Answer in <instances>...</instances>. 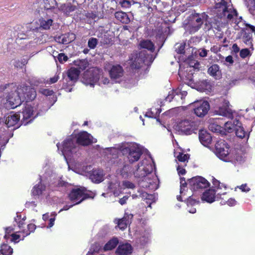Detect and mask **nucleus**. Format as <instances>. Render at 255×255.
<instances>
[{
	"mask_svg": "<svg viewBox=\"0 0 255 255\" xmlns=\"http://www.w3.org/2000/svg\"><path fill=\"white\" fill-rule=\"evenodd\" d=\"M214 2L215 5L212 10V14L220 19L222 22H232L235 20L234 29H241L238 38L253 50L252 32H255V27L242 21V17L237 18V11L233 8L231 0H214Z\"/></svg>",
	"mask_w": 255,
	"mask_h": 255,
	"instance_id": "f257e3e1",
	"label": "nucleus"
},
{
	"mask_svg": "<svg viewBox=\"0 0 255 255\" xmlns=\"http://www.w3.org/2000/svg\"><path fill=\"white\" fill-rule=\"evenodd\" d=\"M6 91L1 102L7 109H14L24 101H32L36 96L35 89L25 84L18 86L13 83L9 84Z\"/></svg>",
	"mask_w": 255,
	"mask_h": 255,
	"instance_id": "f03ea898",
	"label": "nucleus"
},
{
	"mask_svg": "<svg viewBox=\"0 0 255 255\" xmlns=\"http://www.w3.org/2000/svg\"><path fill=\"white\" fill-rule=\"evenodd\" d=\"M82 82L87 86L93 87L97 82L99 85L108 84L110 83V80L103 75L102 70L94 69L84 72Z\"/></svg>",
	"mask_w": 255,
	"mask_h": 255,
	"instance_id": "7ed1b4c3",
	"label": "nucleus"
},
{
	"mask_svg": "<svg viewBox=\"0 0 255 255\" xmlns=\"http://www.w3.org/2000/svg\"><path fill=\"white\" fill-rule=\"evenodd\" d=\"M200 63L197 60L192 59L179 65L178 75L183 80L189 81L188 85L192 84L193 70H199Z\"/></svg>",
	"mask_w": 255,
	"mask_h": 255,
	"instance_id": "20e7f679",
	"label": "nucleus"
},
{
	"mask_svg": "<svg viewBox=\"0 0 255 255\" xmlns=\"http://www.w3.org/2000/svg\"><path fill=\"white\" fill-rule=\"evenodd\" d=\"M155 57L152 54H145L141 51L138 53L131 54L129 64L132 69H138L142 67L143 65H150L153 61Z\"/></svg>",
	"mask_w": 255,
	"mask_h": 255,
	"instance_id": "39448f33",
	"label": "nucleus"
},
{
	"mask_svg": "<svg viewBox=\"0 0 255 255\" xmlns=\"http://www.w3.org/2000/svg\"><path fill=\"white\" fill-rule=\"evenodd\" d=\"M121 151L123 154H128L130 163L138 161L142 154L141 147L135 143L127 144V146L123 147Z\"/></svg>",
	"mask_w": 255,
	"mask_h": 255,
	"instance_id": "423d86ee",
	"label": "nucleus"
},
{
	"mask_svg": "<svg viewBox=\"0 0 255 255\" xmlns=\"http://www.w3.org/2000/svg\"><path fill=\"white\" fill-rule=\"evenodd\" d=\"M78 150L79 147L74 138V134H71L64 140L61 146V151L65 158L66 157H70Z\"/></svg>",
	"mask_w": 255,
	"mask_h": 255,
	"instance_id": "0eeeda50",
	"label": "nucleus"
},
{
	"mask_svg": "<svg viewBox=\"0 0 255 255\" xmlns=\"http://www.w3.org/2000/svg\"><path fill=\"white\" fill-rule=\"evenodd\" d=\"M33 8L40 13L43 9L46 10H53L57 13V3L55 0H40L38 2L34 3Z\"/></svg>",
	"mask_w": 255,
	"mask_h": 255,
	"instance_id": "6e6552de",
	"label": "nucleus"
},
{
	"mask_svg": "<svg viewBox=\"0 0 255 255\" xmlns=\"http://www.w3.org/2000/svg\"><path fill=\"white\" fill-rule=\"evenodd\" d=\"M86 189L84 187L73 189L69 195V198L74 205L80 204L84 200L90 198L88 194L85 193Z\"/></svg>",
	"mask_w": 255,
	"mask_h": 255,
	"instance_id": "1a4fd4ad",
	"label": "nucleus"
},
{
	"mask_svg": "<svg viewBox=\"0 0 255 255\" xmlns=\"http://www.w3.org/2000/svg\"><path fill=\"white\" fill-rule=\"evenodd\" d=\"M27 102V101H26ZM23 119L21 121L22 125L25 126L28 123L32 122L34 118L38 115L36 111L31 105L27 103L25 104L24 108L22 111Z\"/></svg>",
	"mask_w": 255,
	"mask_h": 255,
	"instance_id": "9d476101",
	"label": "nucleus"
},
{
	"mask_svg": "<svg viewBox=\"0 0 255 255\" xmlns=\"http://www.w3.org/2000/svg\"><path fill=\"white\" fill-rule=\"evenodd\" d=\"M191 190L195 191L200 189L206 188L209 186V183L201 176H196L188 180Z\"/></svg>",
	"mask_w": 255,
	"mask_h": 255,
	"instance_id": "9b49d317",
	"label": "nucleus"
},
{
	"mask_svg": "<svg viewBox=\"0 0 255 255\" xmlns=\"http://www.w3.org/2000/svg\"><path fill=\"white\" fill-rule=\"evenodd\" d=\"M189 85L187 84H183L180 86L178 89L175 91H172L169 92L168 95L166 97L165 101L166 102H170L172 99L177 100L179 98L182 100L185 97L187 94L186 90V88L188 87Z\"/></svg>",
	"mask_w": 255,
	"mask_h": 255,
	"instance_id": "f8f14e48",
	"label": "nucleus"
},
{
	"mask_svg": "<svg viewBox=\"0 0 255 255\" xmlns=\"http://www.w3.org/2000/svg\"><path fill=\"white\" fill-rule=\"evenodd\" d=\"M194 106L195 107L194 109V113L199 117L205 116L210 109L209 104L207 101L195 102H194Z\"/></svg>",
	"mask_w": 255,
	"mask_h": 255,
	"instance_id": "ddd939ff",
	"label": "nucleus"
},
{
	"mask_svg": "<svg viewBox=\"0 0 255 255\" xmlns=\"http://www.w3.org/2000/svg\"><path fill=\"white\" fill-rule=\"evenodd\" d=\"M75 141L79 146V145H88L93 142L92 136L86 131H82L78 134H74Z\"/></svg>",
	"mask_w": 255,
	"mask_h": 255,
	"instance_id": "4468645a",
	"label": "nucleus"
},
{
	"mask_svg": "<svg viewBox=\"0 0 255 255\" xmlns=\"http://www.w3.org/2000/svg\"><path fill=\"white\" fill-rule=\"evenodd\" d=\"M203 16L196 13L190 18L189 22V30L191 33L198 31L203 23Z\"/></svg>",
	"mask_w": 255,
	"mask_h": 255,
	"instance_id": "2eb2a0df",
	"label": "nucleus"
},
{
	"mask_svg": "<svg viewBox=\"0 0 255 255\" xmlns=\"http://www.w3.org/2000/svg\"><path fill=\"white\" fill-rule=\"evenodd\" d=\"M216 154L221 159L226 160L228 155L229 147L225 141L218 142L215 144Z\"/></svg>",
	"mask_w": 255,
	"mask_h": 255,
	"instance_id": "dca6fc26",
	"label": "nucleus"
},
{
	"mask_svg": "<svg viewBox=\"0 0 255 255\" xmlns=\"http://www.w3.org/2000/svg\"><path fill=\"white\" fill-rule=\"evenodd\" d=\"M214 124L216 125L215 128H223V125L225 127V128H243L242 124L237 119H232L226 122H223L222 120L219 119H216Z\"/></svg>",
	"mask_w": 255,
	"mask_h": 255,
	"instance_id": "f3484780",
	"label": "nucleus"
},
{
	"mask_svg": "<svg viewBox=\"0 0 255 255\" xmlns=\"http://www.w3.org/2000/svg\"><path fill=\"white\" fill-rule=\"evenodd\" d=\"M195 117L190 116L180 119L177 122V128H195L199 126Z\"/></svg>",
	"mask_w": 255,
	"mask_h": 255,
	"instance_id": "a211bd4d",
	"label": "nucleus"
},
{
	"mask_svg": "<svg viewBox=\"0 0 255 255\" xmlns=\"http://www.w3.org/2000/svg\"><path fill=\"white\" fill-rule=\"evenodd\" d=\"M229 102L224 99L220 105L217 110L215 111V113L217 115L223 116L224 117H231L232 116V110L229 107Z\"/></svg>",
	"mask_w": 255,
	"mask_h": 255,
	"instance_id": "6ab92c4d",
	"label": "nucleus"
},
{
	"mask_svg": "<svg viewBox=\"0 0 255 255\" xmlns=\"http://www.w3.org/2000/svg\"><path fill=\"white\" fill-rule=\"evenodd\" d=\"M123 74V69L122 67L119 65L113 66L110 71L111 78L115 82H120Z\"/></svg>",
	"mask_w": 255,
	"mask_h": 255,
	"instance_id": "aec40b11",
	"label": "nucleus"
},
{
	"mask_svg": "<svg viewBox=\"0 0 255 255\" xmlns=\"http://www.w3.org/2000/svg\"><path fill=\"white\" fill-rule=\"evenodd\" d=\"M108 189L113 193L115 196H118L121 192L120 183L117 177L112 179L109 183Z\"/></svg>",
	"mask_w": 255,
	"mask_h": 255,
	"instance_id": "412c9836",
	"label": "nucleus"
},
{
	"mask_svg": "<svg viewBox=\"0 0 255 255\" xmlns=\"http://www.w3.org/2000/svg\"><path fill=\"white\" fill-rule=\"evenodd\" d=\"M89 178L94 183H100L104 180V171L101 169H93L90 173Z\"/></svg>",
	"mask_w": 255,
	"mask_h": 255,
	"instance_id": "4be33fe9",
	"label": "nucleus"
},
{
	"mask_svg": "<svg viewBox=\"0 0 255 255\" xmlns=\"http://www.w3.org/2000/svg\"><path fill=\"white\" fill-rule=\"evenodd\" d=\"M199 139L203 145H206L211 142L212 136L206 128H201L199 130Z\"/></svg>",
	"mask_w": 255,
	"mask_h": 255,
	"instance_id": "5701e85b",
	"label": "nucleus"
},
{
	"mask_svg": "<svg viewBox=\"0 0 255 255\" xmlns=\"http://www.w3.org/2000/svg\"><path fill=\"white\" fill-rule=\"evenodd\" d=\"M20 116L18 114L10 113L5 117V124L8 128L15 126L19 122Z\"/></svg>",
	"mask_w": 255,
	"mask_h": 255,
	"instance_id": "b1692460",
	"label": "nucleus"
},
{
	"mask_svg": "<svg viewBox=\"0 0 255 255\" xmlns=\"http://www.w3.org/2000/svg\"><path fill=\"white\" fill-rule=\"evenodd\" d=\"M76 38V35L73 33H67L55 37V40L63 44H68L74 41Z\"/></svg>",
	"mask_w": 255,
	"mask_h": 255,
	"instance_id": "393cba45",
	"label": "nucleus"
},
{
	"mask_svg": "<svg viewBox=\"0 0 255 255\" xmlns=\"http://www.w3.org/2000/svg\"><path fill=\"white\" fill-rule=\"evenodd\" d=\"M208 74L215 79H220L222 78V74L220 66L216 64H212L210 66L207 71Z\"/></svg>",
	"mask_w": 255,
	"mask_h": 255,
	"instance_id": "a878e982",
	"label": "nucleus"
},
{
	"mask_svg": "<svg viewBox=\"0 0 255 255\" xmlns=\"http://www.w3.org/2000/svg\"><path fill=\"white\" fill-rule=\"evenodd\" d=\"M150 173V171L144 166L142 162H140L137 166V168L133 172V174L136 178H142Z\"/></svg>",
	"mask_w": 255,
	"mask_h": 255,
	"instance_id": "bb28decb",
	"label": "nucleus"
},
{
	"mask_svg": "<svg viewBox=\"0 0 255 255\" xmlns=\"http://www.w3.org/2000/svg\"><path fill=\"white\" fill-rule=\"evenodd\" d=\"M67 74L69 82H71L69 85H72L77 81L80 74V71L76 68H71L68 70Z\"/></svg>",
	"mask_w": 255,
	"mask_h": 255,
	"instance_id": "cd10ccee",
	"label": "nucleus"
},
{
	"mask_svg": "<svg viewBox=\"0 0 255 255\" xmlns=\"http://www.w3.org/2000/svg\"><path fill=\"white\" fill-rule=\"evenodd\" d=\"M132 247L128 243L120 245L116 250V254L119 255H128L131 253Z\"/></svg>",
	"mask_w": 255,
	"mask_h": 255,
	"instance_id": "c85d7f7f",
	"label": "nucleus"
},
{
	"mask_svg": "<svg viewBox=\"0 0 255 255\" xmlns=\"http://www.w3.org/2000/svg\"><path fill=\"white\" fill-rule=\"evenodd\" d=\"M76 9V6L72 5L70 3H64L61 4L57 8V12L62 11L64 14L69 15L71 12L74 11Z\"/></svg>",
	"mask_w": 255,
	"mask_h": 255,
	"instance_id": "c756f323",
	"label": "nucleus"
},
{
	"mask_svg": "<svg viewBox=\"0 0 255 255\" xmlns=\"http://www.w3.org/2000/svg\"><path fill=\"white\" fill-rule=\"evenodd\" d=\"M139 46L140 49H147L151 54L154 50V46L153 43L149 40H142L139 43Z\"/></svg>",
	"mask_w": 255,
	"mask_h": 255,
	"instance_id": "7c9ffc66",
	"label": "nucleus"
},
{
	"mask_svg": "<svg viewBox=\"0 0 255 255\" xmlns=\"http://www.w3.org/2000/svg\"><path fill=\"white\" fill-rule=\"evenodd\" d=\"M115 16L116 19L123 23L128 24L130 22V19L128 14L122 11L116 12Z\"/></svg>",
	"mask_w": 255,
	"mask_h": 255,
	"instance_id": "2f4dec72",
	"label": "nucleus"
},
{
	"mask_svg": "<svg viewBox=\"0 0 255 255\" xmlns=\"http://www.w3.org/2000/svg\"><path fill=\"white\" fill-rule=\"evenodd\" d=\"M215 191L214 189H209L203 193L202 199L211 203L215 201Z\"/></svg>",
	"mask_w": 255,
	"mask_h": 255,
	"instance_id": "473e14b6",
	"label": "nucleus"
},
{
	"mask_svg": "<svg viewBox=\"0 0 255 255\" xmlns=\"http://www.w3.org/2000/svg\"><path fill=\"white\" fill-rule=\"evenodd\" d=\"M236 135L240 138L248 139L252 128H236Z\"/></svg>",
	"mask_w": 255,
	"mask_h": 255,
	"instance_id": "72a5a7b5",
	"label": "nucleus"
},
{
	"mask_svg": "<svg viewBox=\"0 0 255 255\" xmlns=\"http://www.w3.org/2000/svg\"><path fill=\"white\" fill-rule=\"evenodd\" d=\"M198 128H173V132L180 135H190L192 133H196Z\"/></svg>",
	"mask_w": 255,
	"mask_h": 255,
	"instance_id": "f704fd0d",
	"label": "nucleus"
},
{
	"mask_svg": "<svg viewBox=\"0 0 255 255\" xmlns=\"http://www.w3.org/2000/svg\"><path fill=\"white\" fill-rule=\"evenodd\" d=\"M137 192L138 194H133L131 195L132 199H134L138 197H141L144 199L151 200L153 197L152 195L149 194L141 189L138 190Z\"/></svg>",
	"mask_w": 255,
	"mask_h": 255,
	"instance_id": "c9c22d12",
	"label": "nucleus"
},
{
	"mask_svg": "<svg viewBox=\"0 0 255 255\" xmlns=\"http://www.w3.org/2000/svg\"><path fill=\"white\" fill-rule=\"evenodd\" d=\"M39 22L40 24V28L43 29L47 30L49 29L52 25L53 23V20L51 18L44 19L42 18L39 19Z\"/></svg>",
	"mask_w": 255,
	"mask_h": 255,
	"instance_id": "e433bc0d",
	"label": "nucleus"
},
{
	"mask_svg": "<svg viewBox=\"0 0 255 255\" xmlns=\"http://www.w3.org/2000/svg\"><path fill=\"white\" fill-rule=\"evenodd\" d=\"M134 4H138L139 7L142 6V4L139 2H136L132 0L131 1L128 0H120L119 4L124 9L128 8L131 7V5Z\"/></svg>",
	"mask_w": 255,
	"mask_h": 255,
	"instance_id": "4c0bfd02",
	"label": "nucleus"
},
{
	"mask_svg": "<svg viewBox=\"0 0 255 255\" xmlns=\"http://www.w3.org/2000/svg\"><path fill=\"white\" fill-rule=\"evenodd\" d=\"M130 216H131V218L132 217V215H129L124 216V218L119 220L118 222V226L121 230L125 229L127 228L128 224L130 222L129 220Z\"/></svg>",
	"mask_w": 255,
	"mask_h": 255,
	"instance_id": "58836bf2",
	"label": "nucleus"
},
{
	"mask_svg": "<svg viewBox=\"0 0 255 255\" xmlns=\"http://www.w3.org/2000/svg\"><path fill=\"white\" fill-rule=\"evenodd\" d=\"M45 189V186L40 183L34 186L32 190V194L33 196H39L41 195Z\"/></svg>",
	"mask_w": 255,
	"mask_h": 255,
	"instance_id": "ea45409f",
	"label": "nucleus"
},
{
	"mask_svg": "<svg viewBox=\"0 0 255 255\" xmlns=\"http://www.w3.org/2000/svg\"><path fill=\"white\" fill-rule=\"evenodd\" d=\"M118 243L119 240L117 238H113L105 245L104 249L105 251L111 250L115 248Z\"/></svg>",
	"mask_w": 255,
	"mask_h": 255,
	"instance_id": "a19ab883",
	"label": "nucleus"
},
{
	"mask_svg": "<svg viewBox=\"0 0 255 255\" xmlns=\"http://www.w3.org/2000/svg\"><path fill=\"white\" fill-rule=\"evenodd\" d=\"M13 249L7 244H3L0 247V253L3 255H11Z\"/></svg>",
	"mask_w": 255,
	"mask_h": 255,
	"instance_id": "79ce46f5",
	"label": "nucleus"
},
{
	"mask_svg": "<svg viewBox=\"0 0 255 255\" xmlns=\"http://www.w3.org/2000/svg\"><path fill=\"white\" fill-rule=\"evenodd\" d=\"M155 111V113L151 110H148L145 114V116L150 118H156V116L159 115L161 112V110L159 109H154Z\"/></svg>",
	"mask_w": 255,
	"mask_h": 255,
	"instance_id": "37998d69",
	"label": "nucleus"
},
{
	"mask_svg": "<svg viewBox=\"0 0 255 255\" xmlns=\"http://www.w3.org/2000/svg\"><path fill=\"white\" fill-rule=\"evenodd\" d=\"M97 36L99 38H101L100 42L102 44H108L111 42V38H109L108 34L106 33Z\"/></svg>",
	"mask_w": 255,
	"mask_h": 255,
	"instance_id": "c03bdc74",
	"label": "nucleus"
},
{
	"mask_svg": "<svg viewBox=\"0 0 255 255\" xmlns=\"http://www.w3.org/2000/svg\"><path fill=\"white\" fill-rule=\"evenodd\" d=\"M250 48L242 49L240 52V55L242 58H245L247 57L250 56L252 55V51Z\"/></svg>",
	"mask_w": 255,
	"mask_h": 255,
	"instance_id": "a18cd8bd",
	"label": "nucleus"
},
{
	"mask_svg": "<svg viewBox=\"0 0 255 255\" xmlns=\"http://www.w3.org/2000/svg\"><path fill=\"white\" fill-rule=\"evenodd\" d=\"M233 128H212V131L215 133H219L222 135L226 134L227 132H230Z\"/></svg>",
	"mask_w": 255,
	"mask_h": 255,
	"instance_id": "49530a36",
	"label": "nucleus"
},
{
	"mask_svg": "<svg viewBox=\"0 0 255 255\" xmlns=\"http://www.w3.org/2000/svg\"><path fill=\"white\" fill-rule=\"evenodd\" d=\"M98 44V40L96 38L91 37L88 41V46L90 49H95Z\"/></svg>",
	"mask_w": 255,
	"mask_h": 255,
	"instance_id": "de8ad7c7",
	"label": "nucleus"
},
{
	"mask_svg": "<svg viewBox=\"0 0 255 255\" xmlns=\"http://www.w3.org/2000/svg\"><path fill=\"white\" fill-rule=\"evenodd\" d=\"M177 158L180 162L188 161L189 158V155L188 154H184L183 153H179L177 156Z\"/></svg>",
	"mask_w": 255,
	"mask_h": 255,
	"instance_id": "09e8293b",
	"label": "nucleus"
},
{
	"mask_svg": "<svg viewBox=\"0 0 255 255\" xmlns=\"http://www.w3.org/2000/svg\"><path fill=\"white\" fill-rule=\"evenodd\" d=\"M176 51L178 53L182 54L184 52L185 43H181L180 44H176Z\"/></svg>",
	"mask_w": 255,
	"mask_h": 255,
	"instance_id": "8fccbe9b",
	"label": "nucleus"
},
{
	"mask_svg": "<svg viewBox=\"0 0 255 255\" xmlns=\"http://www.w3.org/2000/svg\"><path fill=\"white\" fill-rule=\"evenodd\" d=\"M8 85L9 84H7L0 86V98L2 99L3 98V95H5Z\"/></svg>",
	"mask_w": 255,
	"mask_h": 255,
	"instance_id": "3c124183",
	"label": "nucleus"
},
{
	"mask_svg": "<svg viewBox=\"0 0 255 255\" xmlns=\"http://www.w3.org/2000/svg\"><path fill=\"white\" fill-rule=\"evenodd\" d=\"M59 79V76L58 75H55L54 77L50 78L49 79L44 81V83L45 84H52L56 83Z\"/></svg>",
	"mask_w": 255,
	"mask_h": 255,
	"instance_id": "603ef678",
	"label": "nucleus"
},
{
	"mask_svg": "<svg viewBox=\"0 0 255 255\" xmlns=\"http://www.w3.org/2000/svg\"><path fill=\"white\" fill-rule=\"evenodd\" d=\"M123 185L125 188L129 189H134L135 187V185L129 181H124Z\"/></svg>",
	"mask_w": 255,
	"mask_h": 255,
	"instance_id": "864d4df0",
	"label": "nucleus"
},
{
	"mask_svg": "<svg viewBox=\"0 0 255 255\" xmlns=\"http://www.w3.org/2000/svg\"><path fill=\"white\" fill-rule=\"evenodd\" d=\"M27 62L25 59L21 60V61H15L13 64L14 66L17 68H21L23 66L26 64Z\"/></svg>",
	"mask_w": 255,
	"mask_h": 255,
	"instance_id": "5fc2aeb1",
	"label": "nucleus"
},
{
	"mask_svg": "<svg viewBox=\"0 0 255 255\" xmlns=\"http://www.w3.org/2000/svg\"><path fill=\"white\" fill-rule=\"evenodd\" d=\"M39 91L42 94L46 96H51L54 93L52 90H50L47 89H41Z\"/></svg>",
	"mask_w": 255,
	"mask_h": 255,
	"instance_id": "6e6d98bb",
	"label": "nucleus"
},
{
	"mask_svg": "<svg viewBox=\"0 0 255 255\" xmlns=\"http://www.w3.org/2000/svg\"><path fill=\"white\" fill-rule=\"evenodd\" d=\"M249 10L252 14H255V0L251 1Z\"/></svg>",
	"mask_w": 255,
	"mask_h": 255,
	"instance_id": "4d7b16f0",
	"label": "nucleus"
},
{
	"mask_svg": "<svg viewBox=\"0 0 255 255\" xmlns=\"http://www.w3.org/2000/svg\"><path fill=\"white\" fill-rule=\"evenodd\" d=\"M58 59L60 63H63L68 60V57L64 53H61L58 54Z\"/></svg>",
	"mask_w": 255,
	"mask_h": 255,
	"instance_id": "13d9d810",
	"label": "nucleus"
},
{
	"mask_svg": "<svg viewBox=\"0 0 255 255\" xmlns=\"http://www.w3.org/2000/svg\"><path fill=\"white\" fill-rule=\"evenodd\" d=\"M225 62L227 63H225L227 66H230L231 65H232L234 63V60L233 59V57L231 55L228 56L225 58Z\"/></svg>",
	"mask_w": 255,
	"mask_h": 255,
	"instance_id": "bf43d9fd",
	"label": "nucleus"
},
{
	"mask_svg": "<svg viewBox=\"0 0 255 255\" xmlns=\"http://www.w3.org/2000/svg\"><path fill=\"white\" fill-rule=\"evenodd\" d=\"M27 228L29 232L26 234V235H29L31 232H33L36 229V226L33 224H29L27 225Z\"/></svg>",
	"mask_w": 255,
	"mask_h": 255,
	"instance_id": "052dcab7",
	"label": "nucleus"
},
{
	"mask_svg": "<svg viewBox=\"0 0 255 255\" xmlns=\"http://www.w3.org/2000/svg\"><path fill=\"white\" fill-rule=\"evenodd\" d=\"M212 182L214 187L217 188L218 189H221V187H220L221 182L219 180L213 178Z\"/></svg>",
	"mask_w": 255,
	"mask_h": 255,
	"instance_id": "680f3d73",
	"label": "nucleus"
},
{
	"mask_svg": "<svg viewBox=\"0 0 255 255\" xmlns=\"http://www.w3.org/2000/svg\"><path fill=\"white\" fill-rule=\"evenodd\" d=\"M177 170L179 175H183L186 173V170L182 168L180 165H178L177 167Z\"/></svg>",
	"mask_w": 255,
	"mask_h": 255,
	"instance_id": "e2e57ef3",
	"label": "nucleus"
},
{
	"mask_svg": "<svg viewBox=\"0 0 255 255\" xmlns=\"http://www.w3.org/2000/svg\"><path fill=\"white\" fill-rule=\"evenodd\" d=\"M240 48L236 43L233 45L232 47V52L235 54L238 53L240 51Z\"/></svg>",
	"mask_w": 255,
	"mask_h": 255,
	"instance_id": "0e129e2a",
	"label": "nucleus"
},
{
	"mask_svg": "<svg viewBox=\"0 0 255 255\" xmlns=\"http://www.w3.org/2000/svg\"><path fill=\"white\" fill-rule=\"evenodd\" d=\"M208 51L205 49H201L199 51V54L201 57H204L207 55Z\"/></svg>",
	"mask_w": 255,
	"mask_h": 255,
	"instance_id": "69168bd1",
	"label": "nucleus"
},
{
	"mask_svg": "<svg viewBox=\"0 0 255 255\" xmlns=\"http://www.w3.org/2000/svg\"><path fill=\"white\" fill-rule=\"evenodd\" d=\"M128 197L127 196H125L123 198H121L119 200V203L121 205H123L127 203V201L128 199Z\"/></svg>",
	"mask_w": 255,
	"mask_h": 255,
	"instance_id": "338daca9",
	"label": "nucleus"
},
{
	"mask_svg": "<svg viewBox=\"0 0 255 255\" xmlns=\"http://www.w3.org/2000/svg\"><path fill=\"white\" fill-rule=\"evenodd\" d=\"M143 0V5L145 6H146V7L149 6L154 1V0Z\"/></svg>",
	"mask_w": 255,
	"mask_h": 255,
	"instance_id": "774afa93",
	"label": "nucleus"
}]
</instances>
